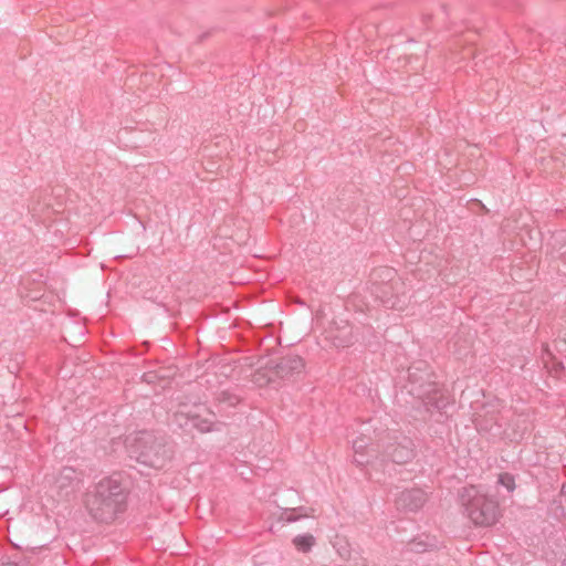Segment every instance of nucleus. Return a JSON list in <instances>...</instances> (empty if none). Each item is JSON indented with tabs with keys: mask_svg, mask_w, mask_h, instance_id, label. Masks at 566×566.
Segmentation results:
<instances>
[{
	"mask_svg": "<svg viewBox=\"0 0 566 566\" xmlns=\"http://www.w3.org/2000/svg\"><path fill=\"white\" fill-rule=\"evenodd\" d=\"M427 501L428 494L418 488L402 491L397 499L398 505L409 511H417L423 507Z\"/></svg>",
	"mask_w": 566,
	"mask_h": 566,
	"instance_id": "obj_5",
	"label": "nucleus"
},
{
	"mask_svg": "<svg viewBox=\"0 0 566 566\" xmlns=\"http://www.w3.org/2000/svg\"><path fill=\"white\" fill-rule=\"evenodd\" d=\"M378 297L384 305L395 311H405L410 304L408 289L400 279L391 280L380 290Z\"/></svg>",
	"mask_w": 566,
	"mask_h": 566,
	"instance_id": "obj_2",
	"label": "nucleus"
},
{
	"mask_svg": "<svg viewBox=\"0 0 566 566\" xmlns=\"http://www.w3.org/2000/svg\"><path fill=\"white\" fill-rule=\"evenodd\" d=\"M293 545L298 552L307 553L315 545L316 539L312 534H301L293 538Z\"/></svg>",
	"mask_w": 566,
	"mask_h": 566,
	"instance_id": "obj_8",
	"label": "nucleus"
},
{
	"mask_svg": "<svg viewBox=\"0 0 566 566\" xmlns=\"http://www.w3.org/2000/svg\"><path fill=\"white\" fill-rule=\"evenodd\" d=\"M253 381L262 387L271 381L270 371L268 369H260L253 375Z\"/></svg>",
	"mask_w": 566,
	"mask_h": 566,
	"instance_id": "obj_11",
	"label": "nucleus"
},
{
	"mask_svg": "<svg viewBox=\"0 0 566 566\" xmlns=\"http://www.w3.org/2000/svg\"><path fill=\"white\" fill-rule=\"evenodd\" d=\"M329 339L337 348H346L353 344L352 329L348 326L340 328L339 334L331 335Z\"/></svg>",
	"mask_w": 566,
	"mask_h": 566,
	"instance_id": "obj_7",
	"label": "nucleus"
},
{
	"mask_svg": "<svg viewBox=\"0 0 566 566\" xmlns=\"http://www.w3.org/2000/svg\"><path fill=\"white\" fill-rule=\"evenodd\" d=\"M499 484L504 486L509 492H513L516 488L515 479L510 473H501L497 478Z\"/></svg>",
	"mask_w": 566,
	"mask_h": 566,
	"instance_id": "obj_10",
	"label": "nucleus"
},
{
	"mask_svg": "<svg viewBox=\"0 0 566 566\" xmlns=\"http://www.w3.org/2000/svg\"><path fill=\"white\" fill-rule=\"evenodd\" d=\"M126 500L127 493L122 481L116 478H106L87 493L85 504L94 518L112 522L125 510Z\"/></svg>",
	"mask_w": 566,
	"mask_h": 566,
	"instance_id": "obj_1",
	"label": "nucleus"
},
{
	"mask_svg": "<svg viewBox=\"0 0 566 566\" xmlns=\"http://www.w3.org/2000/svg\"><path fill=\"white\" fill-rule=\"evenodd\" d=\"M305 367L304 360L298 356L282 358L276 365L275 374L282 378L291 377L303 371Z\"/></svg>",
	"mask_w": 566,
	"mask_h": 566,
	"instance_id": "obj_6",
	"label": "nucleus"
},
{
	"mask_svg": "<svg viewBox=\"0 0 566 566\" xmlns=\"http://www.w3.org/2000/svg\"><path fill=\"white\" fill-rule=\"evenodd\" d=\"M286 521H287V522H293V521H295V517H294V516H292V515H289V516L286 517Z\"/></svg>",
	"mask_w": 566,
	"mask_h": 566,
	"instance_id": "obj_13",
	"label": "nucleus"
},
{
	"mask_svg": "<svg viewBox=\"0 0 566 566\" xmlns=\"http://www.w3.org/2000/svg\"><path fill=\"white\" fill-rule=\"evenodd\" d=\"M564 369V365L560 361H553L552 367L549 368V373L554 374V376L558 377Z\"/></svg>",
	"mask_w": 566,
	"mask_h": 566,
	"instance_id": "obj_12",
	"label": "nucleus"
},
{
	"mask_svg": "<svg viewBox=\"0 0 566 566\" xmlns=\"http://www.w3.org/2000/svg\"><path fill=\"white\" fill-rule=\"evenodd\" d=\"M132 452L144 463L157 467L160 464L159 453L163 447L156 442L151 434L142 433L130 442Z\"/></svg>",
	"mask_w": 566,
	"mask_h": 566,
	"instance_id": "obj_3",
	"label": "nucleus"
},
{
	"mask_svg": "<svg viewBox=\"0 0 566 566\" xmlns=\"http://www.w3.org/2000/svg\"><path fill=\"white\" fill-rule=\"evenodd\" d=\"M354 450H355V454L360 458H364L365 454H369L370 452H374V449L371 448V446L364 438L357 439L354 442Z\"/></svg>",
	"mask_w": 566,
	"mask_h": 566,
	"instance_id": "obj_9",
	"label": "nucleus"
},
{
	"mask_svg": "<svg viewBox=\"0 0 566 566\" xmlns=\"http://www.w3.org/2000/svg\"><path fill=\"white\" fill-rule=\"evenodd\" d=\"M468 513L476 525H490L496 521V504L486 496L479 494L471 501Z\"/></svg>",
	"mask_w": 566,
	"mask_h": 566,
	"instance_id": "obj_4",
	"label": "nucleus"
}]
</instances>
